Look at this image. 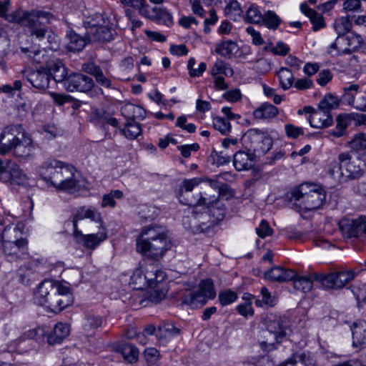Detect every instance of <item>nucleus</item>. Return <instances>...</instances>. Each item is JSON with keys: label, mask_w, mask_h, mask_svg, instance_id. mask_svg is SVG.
Segmentation results:
<instances>
[{"label": "nucleus", "mask_w": 366, "mask_h": 366, "mask_svg": "<svg viewBox=\"0 0 366 366\" xmlns=\"http://www.w3.org/2000/svg\"><path fill=\"white\" fill-rule=\"evenodd\" d=\"M209 183L210 188L217 189L218 195L216 197L217 199L221 197L226 199H229L233 197V191L227 184L219 183L217 180L213 179H209Z\"/></svg>", "instance_id": "79ce46f5"}, {"label": "nucleus", "mask_w": 366, "mask_h": 366, "mask_svg": "<svg viewBox=\"0 0 366 366\" xmlns=\"http://www.w3.org/2000/svg\"><path fill=\"white\" fill-rule=\"evenodd\" d=\"M48 332L47 327L39 326L33 330H30L26 332V336L30 339H34L36 342H41L44 340L46 333Z\"/></svg>", "instance_id": "6e6d98bb"}, {"label": "nucleus", "mask_w": 366, "mask_h": 366, "mask_svg": "<svg viewBox=\"0 0 366 366\" xmlns=\"http://www.w3.org/2000/svg\"><path fill=\"white\" fill-rule=\"evenodd\" d=\"M263 14L257 6H251L247 11L246 20L249 23L259 24L262 22Z\"/></svg>", "instance_id": "4d7b16f0"}, {"label": "nucleus", "mask_w": 366, "mask_h": 366, "mask_svg": "<svg viewBox=\"0 0 366 366\" xmlns=\"http://www.w3.org/2000/svg\"><path fill=\"white\" fill-rule=\"evenodd\" d=\"M289 327V320L286 316H275L270 320V323L266 330L261 332L259 342L262 349L271 350L275 348V345L282 341L286 335Z\"/></svg>", "instance_id": "0eeeda50"}, {"label": "nucleus", "mask_w": 366, "mask_h": 366, "mask_svg": "<svg viewBox=\"0 0 366 366\" xmlns=\"http://www.w3.org/2000/svg\"><path fill=\"white\" fill-rule=\"evenodd\" d=\"M237 44L232 40H227L220 42L217 45L215 49V52L217 54L227 59H230L237 52Z\"/></svg>", "instance_id": "f704fd0d"}, {"label": "nucleus", "mask_w": 366, "mask_h": 366, "mask_svg": "<svg viewBox=\"0 0 366 366\" xmlns=\"http://www.w3.org/2000/svg\"><path fill=\"white\" fill-rule=\"evenodd\" d=\"M257 235L261 238H264L267 236H271L273 233V229L269 227L267 221L263 219L261 221L258 227L256 228Z\"/></svg>", "instance_id": "0e129e2a"}, {"label": "nucleus", "mask_w": 366, "mask_h": 366, "mask_svg": "<svg viewBox=\"0 0 366 366\" xmlns=\"http://www.w3.org/2000/svg\"><path fill=\"white\" fill-rule=\"evenodd\" d=\"M312 277L325 289L339 290L352 280L355 273L352 270H340L327 274L313 273Z\"/></svg>", "instance_id": "1a4fd4ad"}, {"label": "nucleus", "mask_w": 366, "mask_h": 366, "mask_svg": "<svg viewBox=\"0 0 366 366\" xmlns=\"http://www.w3.org/2000/svg\"><path fill=\"white\" fill-rule=\"evenodd\" d=\"M25 259L27 260V262H25L24 264L19 267V274L21 282L23 284L29 285V282L31 281L30 274H31L34 271H35L39 264V261L30 258L29 255Z\"/></svg>", "instance_id": "2f4dec72"}, {"label": "nucleus", "mask_w": 366, "mask_h": 366, "mask_svg": "<svg viewBox=\"0 0 366 366\" xmlns=\"http://www.w3.org/2000/svg\"><path fill=\"white\" fill-rule=\"evenodd\" d=\"M102 324V320L99 316L88 315L86 319V322L84 325L86 330H91L98 328Z\"/></svg>", "instance_id": "e2e57ef3"}, {"label": "nucleus", "mask_w": 366, "mask_h": 366, "mask_svg": "<svg viewBox=\"0 0 366 366\" xmlns=\"http://www.w3.org/2000/svg\"><path fill=\"white\" fill-rule=\"evenodd\" d=\"M246 140L250 144L249 150L259 154L266 153L272 144V139L258 129L249 130L244 136Z\"/></svg>", "instance_id": "dca6fc26"}, {"label": "nucleus", "mask_w": 366, "mask_h": 366, "mask_svg": "<svg viewBox=\"0 0 366 366\" xmlns=\"http://www.w3.org/2000/svg\"><path fill=\"white\" fill-rule=\"evenodd\" d=\"M187 204L193 207L206 206L208 212L217 220L222 219L225 214L224 204L215 195H211L207 191L199 192L192 199H188Z\"/></svg>", "instance_id": "9b49d317"}, {"label": "nucleus", "mask_w": 366, "mask_h": 366, "mask_svg": "<svg viewBox=\"0 0 366 366\" xmlns=\"http://www.w3.org/2000/svg\"><path fill=\"white\" fill-rule=\"evenodd\" d=\"M70 332L69 325L63 322L56 323L53 330L47 335V342L49 345L61 343Z\"/></svg>", "instance_id": "a878e982"}, {"label": "nucleus", "mask_w": 366, "mask_h": 366, "mask_svg": "<svg viewBox=\"0 0 366 366\" xmlns=\"http://www.w3.org/2000/svg\"><path fill=\"white\" fill-rule=\"evenodd\" d=\"M0 154L12 153L15 157L26 158L34 152V145L30 135L21 124L6 126L0 133Z\"/></svg>", "instance_id": "7ed1b4c3"}, {"label": "nucleus", "mask_w": 366, "mask_h": 366, "mask_svg": "<svg viewBox=\"0 0 366 366\" xmlns=\"http://www.w3.org/2000/svg\"><path fill=\"white\" fill-rule=\"evenodd\" d=\"M5 20L9 22L17 23L21 24L22 26L26 28V31L29 34L30 24L34 22V19L30 18L29 12L23 11L20 9L14 11L11 14H9Z\"/></svg>", "instance_id": "cd10ccee"}, {"label": "nucleus", "mask_w": 366, "mask_h": 366, "mask_svg": "<svg viewBox=\"0 0 366 366\" xmlns=\"http://www.w3.org/2000/svg\"><path fill=\"white\" fill-rule=\"evenodd\" d=\"M340 227L347 238L366 237V216L355 219L344 218L340 222Z\"/></svg>", "instance_id": "2eb2a0df"}, {"label": "nucleus", "mask_w": 366, "mask_h": 366, "mask_svg": "<svg viewBox=\"0 0 366 366\" xmlns=\"http://www.w3.org/2000/svg\"><path fill=\"white\" fill-rule=\"evenodd\" d=\"M278 114V109L271 104H263L253 112L257 119H271Z\"/></svg>", "instance_id": "e433bc0d"}, {"label": "nucleus", "mask_w": 366, "mask_h": 366, "mask_svg": "<svg viewBox=\"0 0 366 366\" xmlns=\"http://www.w3.org/2000/svg\"><path fill=\"white\" fill-rule=\"evenodd\" d=\"M231 155L224 154L223 151L219 152L213 151L209 156L210 162L217 166H222L229 163Z\"/></svg>", "instance_id": "5fc2aeb1"}, {"label": "nucleus", "mask_w": 366, "mask_h": 366, "mask_svg": "<svg viewBox=\"0 0 366 366\" xmlns=\"http://www.w3.org/2000/svg\"><path fill=\"white\" fill-rule=\"evenodd\" d=\"M47 70L49 72V76H52L55 81L63 82L64 84L67 78L66 69L59 59L49 61L47 63Z\"/></svg>", "instance_id": "bb28decb"}, {"label": "nucleus", "mask_w": 366, "mask_h": 366, "mask_svg": "<svg viewBox=\"0 0 366 366\" xmlns=\"http://www.w3.org/2000/svg\"><path fill=\"white\" fill-rule=\"evenodd\" d=\"M285 132L288 137L296 139L304 134V129L302 127L288 124L285 125Z\"/></svg>", "instance_id": "69168bd1"}, {"label": "nucleus", "mask_w": 366, "mask_h": 366, "mask_svg": "<svg viewBox=\"0 0 366 366\" xmlns=\"http://www.w3.org/2000/svg\"><path fill=\"white\" fill-rule=\"evenodd\" d=\"M22 232L20 228L16 225L6 226L0 234V242L2 244L6 242H16L20 240H26L22 237Z\"/></svg>", "instance_id": "c85d7f7f"}, {"label": "nucleus", "mask_w": 366, "mask_h": 366, "mask_svg": "<svg viewBox=\"0 0 366 366\" xmlns=\"http://www.w3.org/2000/svg\"><path fill=\"white\" fill-rule=\"evenodd\" d=\"M342 100L360 111H366V93L356 83H347L342 87Z\"/></svg>", "instance_id": "ddd939ff"}, {"label": "nucleus", "mask_w": 366, "mask_h": 366, "mask_svg": "<svg viewBox=\"0 0 366 366\" xmlns=\"http://www.w3.org/2000/svg\"><path fill=\"white\" fill-rule=\"evenodd\" d=\"M158 331L161 335H164L165 337H172L180 333L179 329L170 324H164L159 326Z\"/></svg>", "instance_id": "680f3d73"}, {"label": "nucleus", "mask_w": 366, "mask_h": 366, "mask_svg": "<svg viewBox=\"0 0 366 366\" xmlns=\"http://www.w3.org/2000/svg\"><path fill=\"white\" fill-rule=\"evenodd\" d=\"M1 181L12 184L25 185L27 184V177L16 163L9 162L8 172L1 177Z\"/></svg>", "instance_id": "aec40b11"}, {"label": "nucleus", "mask_w": 366, "mask_h": 366, "mask_svg": "<svg viewBox=\"0 0 366 366\" xmlns=\"http://www.w3.org/2000/svg\"><path fill=\"white\" fill-rule=\"evenodd\" d=\"M238 298L237 293L229 289L221 291L218 295V300L223 307L234 303Z\"/></svg>", "instance_id": "8fccbe9b"}, {"label": "nucleus", "mask_w": 366, "mask_h": 366, "mask_svg": "<svg viewBox=\"0 0 366 366\" xmlns=\"http://www.w3.org/2000/svg\"><path fill=\"white\" fill-rule=\"evenodd\" d=\"M338 106V99L336 97L329 94L325 95L323 99L320 101L318 107L323 110H326V112H330L332 109L337 108Z\"/></svg>", "instance_id": "3c124183"}, {"label": "nucleus", "mask_w": 366, "mask_h": 366, "mask_svg": "<svg viewBox=\"0 0 366 366\" xmlns=\"http://www.w3.org/2000/svg\"><path fill=\"white\" fill-rule=\"evenodd\" d=\"M131 281L132 284L139 285L138 289H141L147 283V277H146V274H143L141 270L137 269L131 277Z\"/></svg>", "instance_id": "338daca9"}, {"label": "nucleus", "mask_w": 366, "mask_h": 366, "mask_svg": "<svg viewBox=\"0 0 366 366\" xmlns=\"http://www.w3.org/2000/svg\"><path fill=\"white\" fill-rule=\"evenodd\" d=\"M262 300H256L255 304L258 307L265 305L269 307H274L277 302V298L272 295L266 287H262L260 290Z\"/></svg>", "instance_id": "de8ad7c7"}, {"label": "nucleus", "mask_w": 366, "mask_h": 366, "mask_svg": "<svg viewBox=\"0 0 366 366\" xmlns=\"http://www.w3.org/2000/svg\"><path fill=\"white\" fill-rule=\"evenodd\" d=\"M123 196L122 191L119 189L112 190L110 192L103 195L101 206L103 208L107 207L114 208L116 206L115 199H120Z\"/></svg>", "instance_id": "a18cd8bd"}, {"label": "nucleus", "mask_w": 366, "mask_h": 366, "mask_svg": "<svg viewBox=\"0 0 366 366\" xmlns=\"http://www.w3.org/2000/svg\"><path fill=\"white\" fill-rule=\"evenodd\" d=\"M277 76L280 86L283 89L287 90L292 86L294 76L290 69L286 67H282L277 72Z\"/></svg>", "instance_id": "c03bdc74"}, {"label": "nucleus", "mask_w": 366, "mask_h": 366, "mask_svg": "<svg viewBox=\"0 0 366 366\" xmlns=\"http://www.w3.org/2000/svg\"><path fill=\"white\" fill-rule=\"evenodd\" d=\"M290 199L297 202L303 210H314L322 206L326 200V193L320 185L305 183L292 190Z\"/></svg>", "instance_id": "39448f33"}, {"label": "nucleus", "mask_w": 366, "mask_h": 366, "mask_svg": "<svg viewBox=\"0 0 366 366\" xmlns=\"http://www.w3.org/2000/svg\"><path fill=\"white\" fill-rule=\"evenodd\" d=\"M297 276L295 270L274 267L265 273V277L272 281L282 282L293 280Z\"/></svg>", "instance_id": "b1692460"}, {"label": "nucleus", "mask_w": 366, "mask_h": 366, "mask_svg": "<svg viewBox=\"0 0 366 366\" xmlns=\"http://www.w3.org/2000/svg\"><path fill=\"white\" fill-rule=\"evenodd\" d=\"M122 114L129 120L135 119H144L146 117V110L139 106L132 103H127L121 108Z\"/></svg>", "instance_id": "7c9ffc66"}, {"label": "nucleus", "mask_w": 366, "mask_h": 366, "mask_svg": "<svg viewBox=\"0 0 366 366\" xmlns=\"http://www.w3.org/2000/svg\"><path fill=\"white\" fill-rule=\"evenodd\" d=\"M188 214L183 217L182 224L187 230H190L193 233H199L200 224L198 221L203 219H208L207 212L199 213L194 211H188Z\"/></svg>", "instance_id": "5701e85b"}, {"label": "nucleus", "mask_w": 366, "mask_h": 366, "mask_svg": "<svg viewBox=\"0 0 366 366\" xmlns=\"http://www.w3.org/2000/svg\"><path fill=\"white\" fill-rule=\"evenodd\" d=\"M117 351L122 355L124 360L129 363L134 362L138 360L139 350L133 345L122 344L118 347Z\"/></svg>", "instance_id": "4c0bfd02"}, {"label": "nucleus", "mask_w": 366, "mask_h": 366, "mask_svg": "<svg viewBox=\"0 0 366 366\" xmlns=\"http://www.w3.org/2000/svg\"><path fill=\"white\" fill-rule=\"evenodd\" d=\"M309 19L311 24H312L314 31H317L325 27V26L323 16L316 11L315 12L314 15H312Z\"/></svg>", "instance_id": "774afa93"}, {"label": "nucleus", "mask_w": 366, "mask_h": 366, "mask_svg": "<svg viewBox=\"0 0 366 366\" xmlns=\"http://www.w3.org/2000/svg\"><path fill=\"white\" fill-rule=\"evenodd\" d=\"M309 122L312 127L322 129L331 126L333 119L330 112L318 107L315 112H312L309 117Z\"/></svg>", "instance_id": "412c9836"}, {"label": "nucleus", "mask_w": 366, "mask_h": 366, "mask_svg": "<svg viewBox=\"0 0 366 366\" xmlns=\"http://www.w3.org/2000/svg\"><path fill=\"white\" fill-rule=\"evenodd\" d=\"M363 44V39L359 34L350 33L338 36L330 46V53L332 54V49H337L336 54H351L358 49Z\"/></svg>", "instance_id": "4468645a"}, {"label": "nucleus", "mask_w": 366, "mask_h": 366, "mask_svg": "<svg viewBox=\"0 0 366 366\" xmlns=\"http://www.w3.org/2000/svg\"><path fill=\"white\" fill-rule=\"evenodd\" d=\"M109 21L102 15L96 14V19L84 23L86 34L91 41L107 42L114 39L116 31L109 27Z\"/></svg>", "instance_id": "9d476101"}, {"label": "nucleus", "mask_w": 366, "mask_h": 366, "mask_svg": "<svg viewBox=\"0 0 366 366\" xmlns=\"http://www.w3.org/2000/svg\"><path fill=\"white\" fill-rule=\"evenodd\" d=\"M352 347L361 348L366 345V321L355 322L352 327Z\"/></svg>", "instance_id": "393cba45"}, {"label": "nucleus", "mask_w": 366, "mask_h": 366, "mask_svg": "<svg viewBox=\"0 0 366 366\" xmlns=\"http://www.w3.org/2000/svg\"><path fill=\"white\" fill-rule=\"evenodd\" d=\"M152 16L151 20L157 21L158 24H164L168 27L173 24L172 14L163 7H154L152 9Z\"/></svg>", "instance_id": "72a5a7b5"}, {"label": "nucleus", "mask_w": 366, "mask_h": 366, "mask_svg": "<svg viewBox=\"0 0 366 366\" xmlns=\"http://www.w3.org/2000/svg\"><path fill=\"white\" fill-rule=\"evenodd\" d=\"M30 18H33L34 23L30 24V35L35 36L39 41H43L47 37L48 40L51 38V32L48 30L45 23H49L53 18L52 14L43 11H34L29 13Z\"/></svg>", "instance_id": "f8f14e48"}, {"label": "nucleus", "mask_w": 366, "mask_h": 366, "mask_svg": "<svg viewBox=\"0 0 366 366\" xmlns=\"http://www.w3.org/2000/svg\"><path fill=\"white\" fill-rule=\"evenodd\" d=\"M309 362L310 360L307 358V355L302 353L294 355L279 366H312Z\"/></svg>", "instance_id": "09e8293b"}, {"label": "nucleus", "mask_w": 366, "mask_h": 366, "mask_svg": "<svg viewBox=\"0 0 366 366\" xmlns=\"http://www.w3.org/2000/svg\"><path fill=\"white\" fill-rule=\"evenodd\" d=\"M214 128L218 130L222 134L227 135L231 131V124L228 119L223 117H214L213 119Z\"/></svg>", "instance_id": "603ef678"}, {"label": "nucleus", "mask_w": 366, "mask_h": 366, "mask_svg": "<svg viewBox=\"0 0 366 366\" xmlns=\"http://www.w3.org/2000/svg\"><path fill=\"white\" fill-rule=\"evenodd\" d=\"M142 129L139 123L129 120L122 129V134L127 139L134 140L142 134Z\"/></svg>", "instance_id": "58836bf2"}, {"label": "nucleus", "mask_w": 366, "mask_h": 366, "mask_svg": "<svg viewBox=\"0 0 366 366\" xmlns=\"http://www.w3.org/2000/svg\"><path fill=\"white\" fill-rule=\"evenodd\" d=\"M147 285L151 287H155L158 283L162 282L165 278V273L162 270H155L154 272H147Z\"/></svg>", "instance_id": "864d4df0"}, {"label": "nucleus", "mask_w": 366, "mask_h": 366, "mask_svg": "<svg viewBox=\"0 0 366 366\" xmlns=\"http://www.w3.org/2000/svg\"><path fill=\"white\" fill-rule=\"evenodd\" d=\"M67 38L69 41L66 44V48L70 51L79 52L81 51L87 44V41L83 36L71 31Z\"/></svg>", "instance_id": "c9c22d12"}, {"label": "nucleus", "mask_w": 366, "mask_h": 366, "mask_svg": "<svg viewBox=\"0 0 366 366\" xmlns=\"http://www.w3.org/2000/svg\"><path fill=\"white\" fill-rule=\"evenodd\" d=\"M291 281H292L294 288L303 292H307L312 288L314 280L312 274L310 277H297V275Z\"/></svg>", "instance_id": "ea45409f"}, {"label": "nucleus", "mask_w": 366, "mask_h": 366, "mask_svg": "<svg viewBox=\"0 0 366 366\" xmlns=\"http://www.w3.org/2000/svg\"><path fill=\"white\" fill-rule=\"evenodd\" d=\"M65 89L71 92H87L94 86L92 78L82 74L73 73L67 76L64 84Z\"/></svg>", "instance_id": "f3484780"}, {"label": "nucleus", "mask_w": 366, "mask_h": 366, "mask_svg": "<svg viewBox=\"0 0 366 366\" xmlns=\"http://www.w3.org/2000/svg\"><path fill=\"white\" fill-rule=\"evenodd\" d=\"M233 157L234 167L237 171L248 170L253 166L252 155L245 152L238 151Z\"/></svg>", "instance_id": "473e14b6"}, {"label": "nucleus", "mask_w": 366, "mask_h": 366, "mask_svg": "<svg viewBox=\"0 0 366 366\" xmlns=\"http://www.w3.org/2000/svg\"><path fill=\"white\" fill-rule=\"evenodd\" d=\"M329 173L342 182L357 179L364 174V164L350 153L342 152L337 156V160L330 164Z\"/></svg>", "instance_id": "423d86ee"}, {"label": "nucleus", "mask_w": 366, "mask_h": 366, "mask_svg": "<svg viewBox=\"0 0 366 366\" xmlns=\"http://www.w3.org/2000/svg\"><path fill=\"white\" fill-rule=\"evenodd\" d=\"M167 233L165 227L158 225L142 229L137 239V252L148 259L159 260L170 247Z\"/></svg>", "instance_id": "20e7f679"}, {"label": "nucleus", "mask_w": 366, "mask_h": 366, "mask_svg": "<svg viewBox=\"0 0 366 366\" xmlns=\"http://www.w3.org/2000/svg\"><path fill=\"white\" fill-rule=\"evenodd\" d=\"M216 290L213 280L210 278L202 280L195 290L186 291L181 297V303L192 309L200 308L207 304L208 300H214Z\"/></svg>", "instance_id": "6e6552de"}, {"label": "nucleus", "mask_w": 366, "mask_h": 366, "mask_svg": "<svg viewBox=\"0 0 366 366\" xmlns=\"http://www.w3.org/2000/svg\"><path fill=\"white\" fill-rule=\"evenodd\" d=\"M281 19L273 11H267L263 14L261 23H263L268 29H276L281 24Z\"/></svg>", "instance_id": "49530a36"}, {"label": "nucleus", "mask_w": 366, "mask_h": 366, "mask_svg": "<svg viewBox=\"0 0 366 366\" xmlns=\"http://www.w3.org/2000/svg\"><path fill=\"white\" fill-rule=\"evenodd\" d=\"M96 114L98 116L99 123L102 124L103 127H104L105 124H108L113 127H118L119 121L116 118L112 117L109 113L102 112L100 114L98 112Z\"/></svg>", "instance_id": "bf43d9fd"}, {"label": "nucleus", "mask_w": 366, "mask_h": 366, "mask_svg": "<svg viewBox=\"0 0 366 366\" xmlns=\"http://www.w3.org/2000/svg\"><path fill=\"white\" fill-rule=\"evenodd\" d=\"M84 219H89L96 223H99L101 225L103 224L101 214L92 207L83 206L79 207L74 214L73 224Z\"/></svg>", "instance_id": "4be33fe9"}, {"label": "nucleus", "mask_w": 366, "mask_h": 366, "mask_svg": "<svg viewBox=\"0 0 366 366\" xmlns=\"http://www.w3.org/2000/svg\"><path fill=\"white\" fill-rule=\"evenodd\" d=\"M352 26V24L349 15L337 19L334 23V27L338 36L348 33Z\"/></svg>", "instance_id": "37998d69"}, {"label": "nucleus", "mask_w": 366, "mask_h": 366, "mask_svg": "<svg viewBox=\"0 0 366 366\" xmlns=\"http://www.w3.org/2000/svg\"><path fill=\"white\" fill-rule=\"evenodd\" d=\"M27 244V240L4 243L2 244L4 253L9 261L26 259L28 256L26 252L28 249Z\"/></svg>", "instance_id": "6ab92c4d"}, {"label": "nucleus", "mask_w": 366, "mask_h": 366, "mask_svg": "<svg viewBox=\"0 0 366 366\" xmlns=\"http://www.w3.org/2000/svg\"><path fill=\"white\" fill-rule=\"evenodd\" d=\"M101 230L96 234H86L83 242V245L88 249H94L103 241L107 239V232L103 224L99 227Z\"/></svg>", "instance_id": "c756f323"}, {"label": "nucleus", "mask_w": 366, "mask_h": 366, "mask_svg": "<svg viewBox=\"0 0 366 366\" xmlns=\"http://www.w3.org/2000/svg\"><path fill=\"white\" fill-rule=\"evenodd\" d=\"M23 74L27 81L37 89L45 90L49 87V74L44 68L41 67L38 70H24Z\"/></svg>", "instance_id": "a211bd4d"}, {"label": "nucleus", "mask_w": 366, "mask_h": 366, "mask_svg": "<svg viewBox=\"0 0 366 366\" xmlns=\"http://www.w3.org/2000/svg\"><path fill=\"white\" fill-rule=\"evenodd\" d=\"M139 214L142 218L153 219L157 216L158 210L154 206L144 204L141 207Z\"/></svg>", "instance_id": "052dcab7"}, {"label": "nucleus", "mask_w": 366, "mask_h": 366, "mask_svg": "<svg viewBox=\"0 0 366 366\" xmlns=\"http://www.w3.org/2000/svg\"><path fill=\"white\" fill-rule=\"evenodd\" d=\"M210 74L213 77H215L219 74L231 76L233 75L234 71L227 62L222 60H217L213 64Z\"/></svg>", "instance_id": "a19ab883"}, {"label": "nucleus", "mask_w": 366, "mask_h": 366, "mask_svg": "<svg viewBox=\"0 0 366 366\" xmlns=\"http://www.w3.org/2000/svg\"><path fill=\"white\" fill-rule=\"evenodd\" d=\"M34 301L54 313H59L73 303L69 284L51 280L42 281L34 292Z\"/></svg>", "instance_id": "f257e3e1"}, {"label": "nucleus", "mask_w": 366, "mask_h": 366, "mask_svg": "<svg viewBox=\"0 0 366 366\" xmlns=\"http://www.w3.org/2000/svg\"><path fill=\"white\" fill-rule=\"evenodd\" d=\"M349 145L356 151L366 149V134L360 133L355 135L349 142Z\"/></svg>", "instance_id": "13d9d810"}, {"label": "nucleus", "mask_w": 366, "mask_h": 366, "mask_svg": "<svg viewBox=\"0 0 366 366\" xmlns=\"http://www.w3.org/2000/svg\"><path fill=\"white\" fill-rule=\"evenodd\" d=\"M76 170L71 164L56 159L45 162L41 169L42 179L60 190L74 192L80 187Z\"/></svg>", "instance_id": "f03ea898"}]
</instances>
